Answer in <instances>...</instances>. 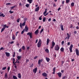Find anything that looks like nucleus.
<instances>
[{
	"mask_svg": "<svg viewBox=\"0 0 79 79\" xmlns=\"http://www.w3.org/2000/svg\"><path fill=\"white\" fill-rule=\"evenodd\" d=\"M73 44H71L69 47V50L70 52L71 53L72 52V49L73 48Z\"/></svg>",
	"mask_w": 79,
	"mask_h": 79,
	"instance_id": "obj_5",
	"label": "nucleus"
},
{
	"mask_svg": "<svg viewBox=\"0 0 79 79\" xmlns=\"http://www.w3.org/2000/svg\"><path fill=\"white\" fill-rule=\"evenodd\" d=\"M14 43V41H12L11 42H9V43L10 44H13Z\"/></svg>",
	"mask_w": 79,
	"mask_h": 79,
	"instance_id": "obj_46",
	"label": "nucleus"
},
{
	"mask_svg": "<svg viewBox=\"0 0 79 79\" xmlns=\"http://www.w3.org/2000/svg\"><path fill=\"white\" fill-rule=\"evenodd\" d=\"M61 10V8H59L58 9V11H59Z\"/></svg>",
	"mask_w": 79,
	"mask_h": 79,
	"instance_id": "obj_55",
	"label": "nucleus"
},
{
	"mask_svg": "<svg viewBox=\"0 0 79 79\" xmlns=\"http://www.w3.org/2000/svg\"><path fill=\"white\" fill-rule=\"evenodd\" d=\"M46 19V18L44 17V18L43 19V22H45V19Z\"/></svg>",
	"mask_w": 79,
	"mask_h": 79,
	"instance_id": "obj_34",
	"label": "nucleus"
},
{
	"mask_svg": "<svg viewBox=\"0 0 79 79\" xmlns=\"http://www.w3.org/2000/svg\"><path fill=\"white\" fill-rule=\"evenodd\" d=\"M19 60L18 59L16 60V62H17V63H19Z\"/></svg>",
	"mask_w": 79,
	"mask_h": 79,
	"instance_id": "obj_37",
	"label": "nucleus"
},
{
	"mask_svg": "<svg viewBox=\"0 0 79 79\" xmlns=\"http://www.w3.org/2000/svg\"><path fill=\"white\" fill-rule=\"evenodd\" d=\"M16 6H12L10 8L11 9H13V8H15V7H16Z\"/></svg>",
	"mask_w": 79,
	"mask_h": 79,
	"instance_id": "obj_35",
	"label": "nucleus"
},
{
	"mask_svg": "<svg viewBox=\"0 0 79 79\" xmlns=\"http://www.w3.org/2000/svg\"><path fill=\"white\" fill-rule=\"evenodd\" d=\"M26 7H27V8H28V7H29V4H26Z\"/></svg>",
	"mask_w": 79,
	"mask_h": 79,
	"instance_id": "obj_39",
	"label": "nucleus"
},
{
	"mask_svg": "<svg viewBox=\"0 0 79 79\" xmlns=\"http://www.w3.org/2000/svg\"><path fill=\"white\" fill-rule=\"evenodd\" d=\"M16 38V37L15 36V35H13L12 37V39L13 40H15V38Z\"/></svg>",
	"mask_w": 79,
	"mask_h": 79,
	"instance_id": "obj_27",
	"label": "nucleus"
},
{
	"mask_svg": "<svg viewBox=\"0 0 79 79\" xmlns=\"http://www.w3.org/2000/svg\"><path fill=\"white\" fill-rule=\"evenodd\" d=\"M41 40L39 39V41L37 44V47L39 48H40L41 47Z\"/></svg>",
	"mask_w": 79,
	"mask_h": 79,
	"instance_id": "obj_2",
	"label": "nucleus"
},
{
	"mask_svg": "<svg viewBox=\"0 0 79 79\" xmlns=\"http://www.w3.org/2000/svg\"><path fill=\"white\" fill-rule=\"evenodd\" d=\"M11 5V3H9L6 4V5Z\"/></svg>",
	"mask_w": 79,
	"mask_h": 79,
	"instance_id": "obj_49",
	"label": "nucleus"
},
{
	"mask_svg": "<svg viewBox=\"0 0 79 79\" xmlns=\"http://www.w3.org/2000/svg\"><path fill=\"white\" fill-rule=\"evenodd\" d=\"M62 45H63L64 44V41H63L61 42Z\"/></svg>",
	"mask_w": 79,
	"mask_h": 79,
	"instance_id": "obj_57",
	"label": "nucleus"
},
{
	"mask_svg": "<svg viewBox=\"0 0 79 79\" xmlns=\"http://www.w3.org/2000/svg\"><path fill=\"white\" fill-rule=\"evenodd\" d=\"M18 77H19V78L21 79V74L19 73H18Z\"/></svg>",
	"mask_w": 79,
	"mask_h": 79,
	"instance_id": "obj_18",
	"label": "nucleus"
},
{
	"mask_svg": "<svg viewBox=\"0 0 79 79\" xmlns=\"http://www.w3.org/2000/svg\"><path fill=\"white\" fill-rule=\"evenodd\" d=\"M39 10V6H38L35 9V11H38Z\"/></svg>",
	"mask_w": 79,
	"mask_h": 79,
	"instance_id": "obj_19",
	"label": "nucleus"
},
{
	"mask_svg": "<svg viewBox=\"0 0 79 79\" xmlns=\"http://www.w3.org/2000/svg\"><path fill=\"white\" fill-rule=\"evenodd\" d=\"M43 31H44V29H42L41 30L40 32V34H41V33H42V32H43Z\"/></svg>",
	"mask_w": 79,
	"mask_h": 79,
	"instance_id": "obj_44",
	"label": "nucleus"
},
{
	"mask_svg": "<svg viewBox=\"0 0 79 79\" xmlns=\"http://www.w3.org/2000/svg\"><path fill=\"white\" fill-rule=\"evenodd\" d=\"M29 61V60L28 59H26V63H28Z\"/></svg>",
	"mask_w": 79,
	"mask_h": 79,
	"instance_id": "obj_41",
	"label": "nucleus"
},
{
	"mask_svg": "<svg viewBox=\"0 0 79 79\" xmlns=\"http://www.w3.org/2000/svg\"><path fill=\"white\" fill-rule=\"evenodd\" d=\"M76 28L77 29H79V27L78 26H77Z\"/></svg>",
	"mask_w": 79,
	"mask_h": 79,
	"instance_id": "obj_59",
	"label": "nucleus"
},
{
	"mask_svg": "<svg viewBox=\"0 0 79 79\" xmlns=\"http://www.w3.org/2000/svg\"><path fill=\"white\" fill-rule=\"evenodd\" d=\"M10 69V67H8L7 68L8 72H9V70Z\"/></svg>",
	"mask_w": 79,
	"mask_h": 79,
	"instance_id": "obj_40",
	"label": "nucleus"
},
{
	"mask_svg": "<svg viewBox=\"0 0 79 79\" xmlns=\"http://www.w3.org/2000/svg\"><path fill=\"white\" fill-rule=\"evenodd\" d=\"M13 77L14 79H18V78L15 76H13Z\"/></svg>",
	"mask_w": 79,
	"mask_h": 79,
	"instance_id": "obj_29",
	"label": "nucleus"
},
{
	"mask_svg": "<svg viewBox=\"0 0 79 79\" xmlns=\"http://www.w3.org/2000/svg\"><path fill=\"white\" fill-rule=\"evenodd\" d=\"M6 69V67H3L2 70H5Z\"/></svg>",
	"mask_w": 79,
	"mask_h": 79,
	"instance_id": "obj_43",
	"label": "nucleus"
},
{
	"mask_svg": "<svg viewBox=\"0 0 79 79\" xmlns=\"http://www.w3.org/2000/svg\"><path fill=\"white\" fill-rule=\"evenodd\" d=\"M53 6H54L55 7H56V4H55L54 3Z\"/></svg>",
	"mask_w": 79,
	"mask_h": 79,
	"instance_id": "obj_62",
	"label": "nucleus"
},
{
	"mask_svg": "<svg viewBox=\"0 0 79 79\" xmlns=\"http://www.w3.org/2000/svg\"><path fill=\"white\" fill-rule=\"evenodd\" d=\"M46 61H47V62H49L50 61V58H48L47 57L46 58Z\"/></svg>",
	"mask_w": 79,
	"mask_h": 79,
	"instance_id": "obj_23",
	"label": "nucleus"
},
{
	"mask_svg": "<svg viewBox=\"0 0 79 79\" xmlns=\"http://www.w3.org/2000/svg\"><path fill=\"white\" fill-rule=\"evenodd\" d=\"M54 50L56 51H59L60 50V47L58 45H56L54 47Z\"/></svg>",
	"mask_w": 79,
	"mask_h": 79,
	"instance_id": "obj_1",
	"label": "nucleus"
},
{
	"mask_svg": "<svg viewBox=\"0 0 79 79\" xmlns=\"http://www.w3.org/2000/svg\"><path fill=\"white\" fill-rule=\"evenodd\" d=\"M23 20L24 21V22H26L27 20V19L26 18H25Z\"/></svg>",
	"mask_w": 79,
	"mask_h": 79,
	"instance_id": "obj_36",
	"label": "nucleus"
},
{
	"mask_svg": "<svg viewBox=\"0 0 79 79\" xmlns=\"http://www.w3.org/2000/svg\"><path fill=\"white\" fill-rule=\"evenodd\" d=\"M27 49L28 50L29 49V48H30V47H27Z\"/></svg>",
	"mask_w": 79,
	"mask_h": 79,
	"instance_id": "obj_64",
	"label": "nucleus"
},
{
	"mask_svg": "<svg viewBox=\"0 0 79 79\" xmlns=\"http://www.w3.org/2000/svg\"><path fill=\"white\" fill-rule=\"evenodd\" d=\"M19 52H21V49H20L19 50Z\"/></svg>",
	"mask_w": 79,
	"mask_h": 79,
	"instance_id": "obj_53",
	"label": "nucleus"
},
{
	"mask_svg": "<svg viewBox=\"0 0 79 79\" xmlns=\"http://www.w3.org/2000/svg\"><path fill=\"white\" fill-rule=\"evenodd\" d=\"M50 42V40L49 38H48L47 39V45H48V43Z\"/></svg>",
	"mask_w": 79,
	"mask_h": 79,
	"instance_id": "obj_17",
	"label": "nucleus"
},
{
	"mask_svg": "<svg viewBox=\"0 0 79 79\" xmlns=\"http://www.w3.org/2000/svg\"><path fill=\"white\" fill-rule=\"evenodd\" d=\"M75 51L76 52V54L77 55V56H79V50L77 49H76Z\"/></svg>",
	"mask_w": 79,
	"mask_h": 79,
	"instance_id": "obj_9",
	"label": "nucleus"
},
{
	"mask_svg": "<svg viewBox=\"0 0 79 79\" xmlns=\"http://www.w3.org/2000/svg\"><path fill=\"white\" fill-rule=\"evenodd\" d=\"M25 31V29H23V31H22L21 32V34H23L24 33V31Z\"/></svg>",
	"mask_w": 79,
	"mask_h": 79,
	"instance_id": "obj_28",
	"label": "nucleus"
},
{
	"mask_svg": "<svg viewBox=\"0 0 79 79\" xmlns=\"http://www.w3.org/2000/svg\"><path fill=\"white\" fill-rule=\"evenodd\" d=\"M47 9H45V11L43 13V15H44V16H47V15H48V12L46 14L47 12Z\"/></svg>",
	"mask_w": 79,
	"mask_h": 79,
	"instance_id": "obj_4",
	"label": "nucleus"
},
{
	"mask_svg": "<svg viewBox=\"0 0 79 79\" xmlns=\"http://www.w3.org/2000/svg\"><path fill=\"white\" fill-rule=\"evenodd\" d=\"M71 6H74V2H72L71 4Z\"/></svg>",
	"mask_w": 79,
	"mask_h": 79,
	"instance_id": "obj_33",
	"label": "nucleus"
},
{
	"mask_svg": "<svg viewBox=\"0 0 79 79\" xmlns=\"http://www.w3.org/2000/svg\"><path fill=\"white\" fill-rule=\"evenodd\" d=\"M42 75L43 76H44L45 77H46V76H47V74L45 73H43Z\"/></svg>",
	"mask_w": 79,
	"mask_h": 79,
	"instance_id": "obj_13",
	"label": "nucleus"
},
{
	"mask_svg": "<svg viewBox=\"0 0 79 79\" xmlns=\"http://www.w3.org/2000/svg\"><path fill=\"white\" fill-rule=\"evenodd\" d=\"M6 25H5L4 26V28H5V29L6 28Z\"/></svg>",
	"mask_w": 79,
	"mask_h": 79,
	"instance_id": "obj_50",
	"label": "nucleus"
},
{
	"mask_svg": "<svg viewBox=\"0 0 79 79\" xmlns=\"http://www.w3.org/2000/svg\"><path fill=\"white\" fill-rule=\"evenodd\" d=\"M27 1L30 4L32 3V0H27Z\"/></svg>",
	"mask_w": 79,
	"mask_h": 79,
	"instance_id": "obj_22",
	"label": "nucleus"
},
{
	"mask_svg": "<svg viewBox=\"0 0 79 79\" xmlns=\"http://www.w3.org/2000/svg\"><path fill=\"white\" fill-rule=\"evenodd\" d=\"M67 37H66V38H65V39H69V34L68 33H67Z\"/></svg>",
	"mask_w": 79,
	"mask_h": 79,
	"instance_id": "obj_14",
	"label": "nucleus"
},
{
	"mask_svg": "<svg viewBox=\"0 0 79 79\" xmlns=\"http://www.w3.org/2000/svg\"><path fill=\"white\" fill-rule=\"evenodd\" d=\"M5 54L6 56H7V57H9V56L10 55V54L9 52H6Z\"/></svg>",
	"mask_w": 79,
	"mask_h": 79,
	"instance_id": "obj_11",
	"label": "nucleus"
},
{
	"mask_svg": "<svg viewBox=\"0 0 79 79\" xmlns=\"http://www.w3.org/2000/svg\"><path fill=\"white\" fill-rule=\"evenodd\" d=\"M73 25L71 24L70 26V28H72L73 27Z\"/></svg>",
	"mask_w": 79,
	"mask_h": 79,
	"instance_id": "obj_48",
	"label": "nucleus"
},
{
	"mask_svg": "<svg viewBox=\"0 0 79 79\" xmlns=\"http://www.w3.org/2000/svg\"><path fill=\"white\" fill-rule=\"evenodd\" d=\"M9 13H10V14H11V13H13V11H9Z\"/></svg>",
	"mask_w": 79,
	"mask_h": 79,
	"instance_id": "obj_58",
	"label": "nucleus"
},
{
	"mask_svg": "<svg viewBox=\"0 0 79 79\" xmlns=\"http://www.w3.org/2000/svg\"><path fill=\"white\" fill-rule=\"evenodd\" d=\"M55 69H56L55 67H54V68L53 69V71L55 72Z\"/></svg>",
	"mask_w": 79,
	"mask_h": 79,
	"instance_id": "obj_51",
	"label": "nucleus"
},
{
	"mask_svg": "<svg viewBox=\"0 0 79 79\" xmlns=\"http://www.w3.org/2000/svg\"><path fill=\"white\" fill-rule=\"evenodd\" d=\"M66 76H64V77H62V79H65V78H66Z\"/></svg>",
	"mask_w": 79,
	"mask_h": 79,
	"instance_id": "obj_47",
	"label": "nucleus"
},
{
	"mask_svg": "<svg viewBox=\"0 0 79 79\" xmlns=\"http://www.w3.org/2000/svg\"><path fill=\"white\" fill-rule=\"evenodd\" d=\"M16 45L18 46V47H19V43H17V44H16Z\"/></svg>",
	"mask_w": 79,
	"mask_h": 79,
	"instance_id": "obj_54",
	"label": "nucleus"
},
{
	"mask_svg": "<svg viewBox=\"0 0 79 79\" xmlns=\"http://www.w3.org/2000/svg\"><path fill=\"white\" fill-rule=\"evenodd\" d=\"M39 20H42V18L41 17H39Z\"/></svg>",
	"mask_w": 79,
	"mask_h": 79,
	"instance_id": "obj_61",
	"label": "nucleus"
},
{
	"mask_svg": "<svg viewBox=\"0 0 79 79\" xmlns=\"http://www.w3.org/2000/svg\"><path fill=\"white\" fill-rule=\"evenodd\" d=\"M35 34L36 35H37L38 34H39V30L37 29V30L35 32Z\"/></svg>",
	"mask_w": 79,
	"mask_h": 79,
	"instance_id": "obj_15",
	"label": "nucleus"
},
{
	"mask_svg": "<svg viewBox=\"0 0 79 79\" xmlns=\"http://www.w3.org/2000/svg\"><path fill=\"white\" fill-rule=\"evenodd\" d=\"M0 16L1 17H2H2H5V15H4V14H1L0 15Z\"/></svg>",
	"mask_w": 79,
	"mask_h": 79,
	"instance_id": "obj_25",
	"label": "nucleus"
},
{
	"mask_svg": "<svg viewBox=\"0 0 79 79\" xmlns=\"http://www.w3.org/2000/svg\"><path fill=\"white\" fill-rule=\"evenodd\" d=\"M60 26V29L61 31H64V28H63V25H61Z\"/></svg>",
	"mask_w": 79,
	"mask_h": 79,
	"instance_id": "obj_12",
	"label": "nucleus"
},
{
	"mask_svg": "<svg viewBox=\"0 0 79 79\" xmlns=\"http://www.w3.org/2000/svg\"><path fill=\"white\" fill-rule=\"evenodd\" d=\"M25 25H26V22H24L22 24L20 23L19 26L20 27V28H22L23 26H24Z\"/></svg>",
	"mask_w": 79,
	"mask_h": 79,
	"instance_id": "obj_3",
	"label": "nucleus"
},
{
	"mask_svg": "<svg viewBox=\"0 0 79 79\" xmlns=\"http://www.w3.org/2000/svg\"><path fill=\"white\" fill-rule=\"evenodd\" d=\"M25 32H27V31L29 30V28L27 27V25H26L25 27Z\"/></svg>",
	"mask_w": 79,
	"mask_h": 79,
	"instance_id": "obj_10",
	"label": "nucleus"
},
{
	"mask_svg": "<svg viewBox=\"0 0 79 79\" xmlns=\"http://www.w3.org/2000/svg\"><path fill=\"white\" fill-rule=\"evenodd\" d=\"M12 59H13L12 60L13 61V64H14L15 65V66H16V64H15L17 62H16V61L15 63V58H12Z\"/></svg>",
	"mask_w": 79,
	"mask_h": 79,
	"instance_id": "obj_8",
	"label": "nucleus"
},
{
	"mask_svg": "<svg viewBox=\"0 0 79 79\" xmlns=\"http://www.w3.org/2000/svg\"><path fill=\"white\" fill-rule=\"evenodd\" d=\"M45 52H46V53H49V50L48 49H45Z\"/></svg>",
	"mask_w": 79,
	"mask_h": 79,
	"instance_id": "obj_21",
	"label": "nucleus"
},
{
	"mask_svg": "<svg viewBox=\"0 0 79 79\" xmlns=\"http://www.w3.org/2000/svg\"><path fill=\"white\" fill-rule=\"evenodd\" d=\"M14 54L13 55V57H15V55L16 54V53H15V52H14Z\"/></svg>",
	"mask_w": 79,
	"mask_h": 79,
	"instance_id": "obj_45",
	"label": "nucleus"
},
{
	"mask_svg": "<svg viewBox=\"0 0 79 79\" xmlns=\"http://www.w3.org/2000/svg\"><path fill=\"white\" fill-rule=\"evenodd\" d=\"M48 21H49V22H50V21H51V18L49 19H48Z\"/></svg>",
	"mask_w": 79,
	"mask_h": 79,
	"instance_id": "obj_52",
	"label": "nucleus"
},
{
	"mask_svg": "<svg viewBox=\"0 0 79 79\" xmlns=\"http://www.w3.org/2000/svg\"><path fill=\"white\" fill-rule=\"evenodd\" d=\"M70 0H66V3H68L69 2Z\"/></svg>",
	"mask_w": 79,
	"mask_h": 79,
	"instance_id": "obj_42",
	"label": "nucleus"
},
{
	"mask_svg": "<svg viewBox=\"0 0 79 79\" xmlns=\"http://www.w3.org/2000/svg\"><path fill=\"white\" fill-rule=\"evenodd\" d=\"M5 28H2L1 30V32H3V31H4V30H5Z\"/></svg>",
	"mask_w": 79,
	"mask_h": 79,
	"instance_id": "obj_32",
	"label": "nucleus"
},
{
	"mask_svg": "<svg viewBox=\"0 0 79 79\" xmlns=\"http://www.w3.org/2000/svg\"><path fill=\"white\" fill-rule=\"evenodd\" d=\"M68 45H70V42H69L67 44Z\"/></svg>",
	"mask_w": 79,
	"mask_h": 79,
	"instance_id": "obj_63",
	"label": "nucleus"
},
{
	"mask_svg": "<svg viewBox=\"0 0 79 79\" xmlns=\"http://www.w3.org/2000/svg\"><path fill=\"white\" fill-rule=\"evenodd\" d=\"M32 32H29L27 34V35H29L30 36V38H32Z\"/></svg>",
	"mask_w": 79,
	"mask_h": 79,
	"instance_id": "obj_6",
	"label": "nucleus"
},
{
	"mask_svg": "<svg viewBox=\"0 0 79 79\" xmlns=\"http://www.w3.org/2000/svg\"><path fill=\"white\" fill-rule=\"evenodd\" d=\"M37 68H35L34 69H33V72L34 74H35L37 73Z\"/></svg>",
	"mask_w": 79,
	"mask_h": 79,
	"instance_id": "obj_7",
	"label": "nucleus"
},
{
	"mask_svg": "<svg viewBox=\"0 0 79 79\" xmlns=\"http://www.w3.org/2000/svg\"><path fill=\"white\" fill-rule=\"evenodd\" d=\"M60 51H61V52H64V48H60Z\"/></svg>",
	"mask_w": 79,
	"mask_h": 79,
	"instance_id": "obj_30",
	"label": "nucleus"
},
{
	"mask_svg": "<svg viewBox=\"0 0 79 79\" xmlns=\"http://www.w3.org/2000/svg\"><path fill=\"white\" fill-rule=\"evenodd\" d=\"M3 49V48L2 47L0 48V50H2Z\"/></svg>",
	"mask_w": 79,
	"mask_h": 79,
	"instance_id": "obj_60",
	"label": "nucleus"
},
{
	"mask_svg": "<svg viewBox=\"0 0 79 79\" xmlns=\"http://www.w3.org/2000/svg\"><path fill=\"white\" fill-rule=\"evenodd\" d=\"M41 63V60L40 59L38 60V64L40 65V63Z\"/></svg>",
	"mask_w": 79,
	"mask_h": 79,
	"instance_id": "obj_26",
	"label": "nucleus"
},
{
	"mask_svg": "<svg viewBox=\"0 0 79 79\" xmlns=\"http://www.w3.org/2000/svg\"><path fill=\"white\" fill-rule=\"evenodd\" d=\"M55 45V43L54 42L52 41V46H54V47Z\"/></svg>",
	"mask_w": 79,
	"mask_h": 79,
	"instance_id": "obj_24",
	"label": "nucleus"
},
{
	"mask_svg": "<svg viewBox=\"0 0 79 79\" xmlns=\"http://www.w3.org/2000/svg\"><path fill=\"white\" fill-rule=\"evenodd\" d=\"M5 78H8V75H7V73H6L5 74Z\"/></svg>",
	"mask_w": 79,
	"mask_h": 79,
	"instance_id": "obj_31",
	"label": "nucleus"
},
{
	"mask_svg": "<svg viewBox=\"0 0 79 79\" xmlns=\"http://www.w3.org/2000/svg\"><path fill=\"white\" fill-rule=\"evenodd\" d=\"M64 3V1H63L62 2V4L63 5Z\"/></svg>",
	"mask_w": 79,
	"mask_h": 79,
	"instance_id": "obj_56",
	"label": "nucleus"
},
{
	"mask_svg": "<svg viewBox=\"0 0 79 79\" xmlns=\"http://www.w3.org/2000/svg\"><path fill=\"white\" fill-rule=\"evenodd\" d=\"M22 48V49H23V50H25V47L24 46H23Z\"/></svg>",
	"mask_w": 79,
	"mask_h": 79,
	"instance_id": "obj_38",
	"label": "nucleus"
},
{
	"mask_svg": "<svg viewBox=\"0 0 79 79\" xmlns=\"http://www.w3.org/2000/svg\"><path fill=\"white\" fill-rule=\"evenodd\" d=\"M57 74L58 75L59 77H61V75L62 74H61V73L60 72H59V73H57Z\"/></svg>",
	"mask_w": 79,
	"mask_h": 79,
	"instance_id": "obj_16",
	"label": "nucleus"
},
{
	"mask_svg": "<svg viewBox=\"0 0 79 79\" xmlns=\"http://www.w3.org/2000/svg\"><path fill=\"white\" fill-rule=\"evenodd\" d=\"M22 57V56H18L17 57V60H19L21 58V57Z\"/></svg>",
	"mask_w": 79,
	"mask_h": 79,
	"instance_id": "obj_20",
	"label": "nucleus"
}]
</instances>
